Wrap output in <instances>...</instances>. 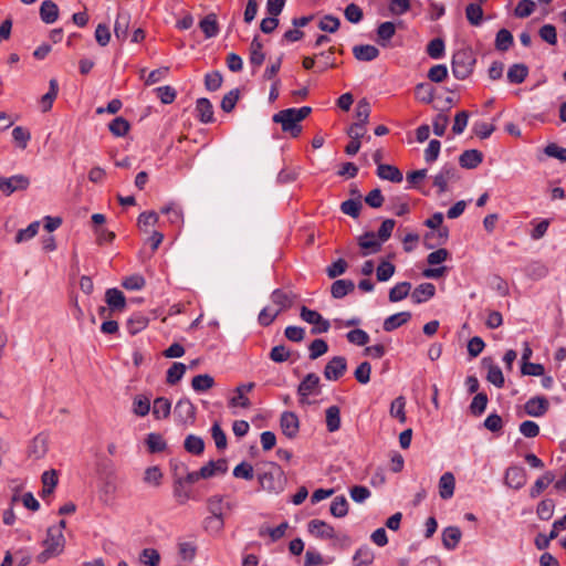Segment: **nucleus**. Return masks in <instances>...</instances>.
<instances>
[{"instance_id":"obj_46","label":"nucleus","mask_w":566,"mask_h":566,"mask_svg":"<svg viewBox=\"0 0 566 566\" xmlns=\"http://www.w3.org/2000/svg\"><path fill=\"white\" fill-rule=\"evenodd\" d=\"M329 512L334 517L342 518L348 514V502L344 495L334 497Z\"/></svg>"},{"instance_id":"obj_2","label":"nucleus","mask_w":566,"mask_h":566,"mask_svg":"<svg viewBox=\"0 0 566 566\" xmlns=\"http://www.w3.org/2000/svg\"><path fill=\"white\" fill-rule=\"evenodd\" d=\"M261 488L270 493H281L286 484V478L282 468L274 463H270V469L258 475Z\"/></svg>"},{"instance_id":"obj_53","label":"nucleus","mask_w":566,"mask_h":566,"mask_svg":"<svg viewBox=\"0 0 566 566\" xmlns=\"http://www.w3.org/2000/svg\"><path fill=\"white\" fill-rule=\"evenodd\" d=\"M186 373V365L182 363H174L169 369L167 370L166 375V382L168 385H176L178 381L181 380Z\"/></svg>"},{"instance_id":"obj_52","label":"nucleus","mask_w":566,"mask_h":566,"mask_svg":"<svg viewBox=\"0 0 566 566\" xmlns=\"http://www.w3.org/2000/svg\"><path fill=\"white\" fill-rule=\"evenodd\" d=\"M417 99L422 103L429 104L434 97V87L429 83H419L415 88Z\"/></svg>"},{"instance_id":"obj_54","label":"nucleus","mask_w":566,"mask_h":566,"mask_svg":"<svg viewBox=\"0 0 566 566\" xmlns=\"http://www.w3.org/2000/svg\"><path fill=\"white\" fill-rule=\"evenodd\" d=\"M396 33V27L394 22L386 21L378 25L377 28V35H378V42L382 46L386 45L385 42L389 41Z\"/></svg>"},{"instance_id":"obj_47","label":"nucleus","mask_w":566,"mask_h":566,"mask_svg":"<svg viewBox=\"0 0 566 566\" xmlns=\"http://www.w3.org/2000/svg\"><path fill=\"white\" fill-rule=\"evenodd\" d=\"M465 18L471 25H480L483 20V9L481 4L469 3L465 8Z\"/></svg>"},{"instance_id":"obj_1","label":"nucleus","mask_w":566,"mask_h":566,"mask_svg":"<svg viewBox=\"0 0 566 566\" xmlns=\"http://www.w3.org/2000/svg\"><path fill=\"white\" fill-rule=\"evenodd\" d=\"M44 549L36 556V562L44 564L49 559L61 555L65 547V537L63 533L55 528H48L46 537L42 542Z\"/></svg>"},{"instance_id":"obj_58","label":"nucleus","mask_w":566,"mask_h":566,"mask_svg":"<svg viewBox=\"0 0 566 566\" xmlns=\"http://www.w3.org/2000/svg\"><path fill=\"white\" fill-rule=\"evenodd\" d=\"M488 395L485 392H478L470 403V411L474 416H481L488 406Z\"/></svg>"},{"instance_id":"obj_21","label":"nucleus","mask_w":566,"mask_h":566,"mask_svg":"<svg viewBox=\"0 0 566 566\" xmlns=\"http://www.w3.org/2000/svg\"><path fill=\"white\" fill-rule=\"evenodd\" d=\"M296 296L292 292H286L281 289H276L271 294V301L273 304L277 305L275 311H285L294 304Z\"/></svg>"},{"instance_id":"obj_15","label":"nucleus","mask_w":566,"mask_h":566,"mask_svg":"<svg viewBox=\"0 0 566 566\" xmlns=\"http://www.w3.org/2000/svg\"><path fill=\"white\" fill-rule=\"evenodd\" d=\"M209 511L211 516H208L205 520V526L209 527L210 523H216V532H219L223 528V516L221 512V499L220 497H211L209 500Z\"/></svg>"},{"instance_id":"obj_30","label":"nucleus","mask_w":566,"mask_h":566,"mask_svg":"<svg viewBox=\"0 0 566 566\" xmlns=\"http://www.w3.org/2000/svg\"><path fill=\"white\" fill-rule=\"evenodd\" d=\"M377 176L380 179L389 180L396 184L401 182L403 179L402 172L396 166L388 164H379L377 167Z\"/></svg>"},{"instance_id":"obj_27","label":"nucleus","mask_w":566,"mask_h":566,"mask_svg":"<svg viewBox=\"0 0 566 566\" xmlns=\"http://www.w3.org/2000/svg\"><path fill=\"white\" fill-rule=\"evenodd\" d=\"M436 294V286L432 283H421L418 285L411 293V300L416 304H421L430 298H432Z\"/></svg>"},{"instance_id":"obj_43","label":"nucleus","mask_w":566,"mask_h":566,"mask_svg":"<svg viewBox=\"0 0 566 566\" xmlns=\"http://www.w3.org/2000/svg\"><path fill=\"white\" fill-rule=\"evenodd\" d=\"M59 93V84L55 78H51L49 82V92L45 93L41 98L42 112H49L52 108L53 102Z\"/></svg>"},{"instance_id":"obj_22","label":"nucleus","mask_w":566,"mask_h":566,"mask_svg":"<svg viewBox=\"0 0 566 566\" xmlns=\"http://www.w3.org/2000/svg\"><path fill=\"white\" fill-rule=\"evenodd\" d=\"M228 471V463L226 459H219L217 461H209L206 465L199 470V475L202 479H209L217 474H224Z\"/></svg>"},{"instance_id":"obj_33","label":"nucleus","mask_w":566,"mask_h":566,"mask_svg":"<svg viewBox=\"0 0 566 566\" xmlns=\"http://www.w3.org/2000/svg\"><path fill=\"white\" fill-rule=\"evenodd\" d=\"M555 480V474L553 471H546L541 478H538L534 485L530 490V497L536 499L538 497L543 491Z\"/></svg>"},{"instance_id":"obj_35","label":"nucleus","mask_w":566,"mask_h":566,"mask_svg":"<svg viewBox=\"0 0 566 566\" xmlns=\"http://www.w3.org/2000/svg\"><path fill=\"white\" fill-rule=\"evenodd\" d=\"M528 75V67L524 63H515L507 71V81L511 84L523 83Z\"/></svg>"},{"instance_id":"obj_29","label":"nucleus","mask_w":566,"mask_h":566,"mask_svg":"<svg viewBox=\"0 0 566 566\" xmlns=\"http://www.w3.org/2000/svg\"><path fill=\"white\" fill-rule=\"evenodd\" d=\"M105 301L112 311H123L126 306L125 295L116 287L106 291Z\"/></svg>"},{"instance_id":"obj_26","label":"nucleus","mask_w":566,"mask_h":566,"mask_svg":"<svg viewBox=\"0 0 566 566\" xmlns=\"http://www.w3.org/2000/svg\"><path fill=\"white\" fill-rule=\"evenodd\" d=\"M483 161V154L478 149L464 150L459 157V164L462 168L474 169Z\"/></svg>"},{"instance_id":"obj_60","label":"nucleus","mask_w":566,"mask_h":566,"mask_svg":"<svg viewBox=\"0 0 566 566\" xmlns=\"http://www.w3.org/2000/svg\"><path fill=\"white\" fill-rule=\"evenodd\" d=\"M308 350L310 359L315 360L328 352V344L323 338H316L310 344Z\"/></svg>"},{"instance_id":"obj_48","label":"nucleus","mask_w":566,"mask_h":566,"mask_svg":"<svg viewBox=\"0 0 566 566\" xmlns=\"http://www.w3.org/2000/svg\"><path fill=\"white\" fill-rule=\"evenodd\" d=\"M184 447L187 452L199 455L205 451V441L201 437L189 434L185 439Z\"/></svg>"},{"instance_id":"obj_4","label":"nucleus","mask_w":566,"mask_h":566,"mask_svg":"<svg viewBox=\"0 0 566 566\" xmlns=\"http://www.w3.org/2000/svg\"><path fill=\"white\" fill-rule=\"evenodd\" d=\"M300 317L304 322L313 325L311 329V334L313 335L327 333L331 328V323L328 319L324 318L317 311L311 310L305 305H303L300 310Z\"/></svg>"},{"instance_id":"obj_40","label":"nucleus","mask_w":566,"mask_h":566,"mask_svg":"<svg viewBox=\"0 0 566 566\" xmlns=\"http://www.w3.org/2000/svg\"><path fill=\"white\" fill-rule=\"evenodd\" d=\"M174 496L179 504H185L190 497V491L186 488L184 476L176 473V480H174Z\"/></svg>"},{"instance_id":"obj_59","label":"nucleus","mask_w":566,"mask_h":566,"mask_svg":"<svg viewBox=\"0 0 566 566\" xmlns=\"http://www.w3.org/2000/svg\"><path fill=\"white\" fill-rule=\"evenodd\" d=\"M129 128L130 125L124 117H116L108 124L109 132L117 137L125 136Z\"/></svg>"},{"instance_id":"obj_61","label":"nucleus","mask_w":566,"mask_h":566,"mask_svg":"<svg viewBox=\"0 0 566 566\" xmlns=\"http://www.w3.org/2000/svg\"><path fill=\"white\" fill-rule=\"evenodd\" d=\"M555 502L552 499L542 500L536 509V513L539 520L548 521L554 514Z\"/></svg>"},{"instance_id":"obj_42","label":"nucleus","mask_w":566,"mask_h":566,"mask_svg":"<svg viewBox=\"0 0 566 566\" xmlns=\"http://www.w3.org/2000/svg\"><path fill=\"white\" fill-rule=\"evenodd\" d=\"M411 290L410 282H400L397 283L394 287L390 289L388 298L391 303H397L406 298Z\"/></svg>"},{"instance_id":"obj_18","label":"nucleus","mask_w":566,"mask_h":566,"mask_svg":"<svg viewBox=\"0 0 566 566\" xmlns=\"http://www.w3.org/2000/svg\"><path fill=\"white\" fill-rule=\"evenodd\" d=\"M48 452V437L43 433L35 436L28 448V455L34 460H40Z\"/></svg>"},{"instance_id":"obj_62","label":"nucleus","mask_w":566,"mask_h":566,"mask_svg":"<svg viewBox=\"0 0 566 566\" xmlns=\"http://www.w3.org/2000/svg\"><path fill=\"white\" fill-rule=\"evenodd\" d=\"M146 444L150 453L161 452L166 449V441L163 439L161 434L151 432L146 438Z\"/></svg>"},{"instance_id":"obj_23","label":"nucleus","mask_w":566,"mask_h":566,"mask_svg":"<svg viewBox=\"0 0 566 566\" xmlns=\"http://www.w3.org/2000/svg\"><path fill=\"white\" fill-rule=\"evenodd\" d=\"M175 413L181 422H192L196 416V408L189 399H180L176 403Z\"/></svg>"},{"instance_id":"obj_24","label":"nucleus","mask_w":566,"mask_h":566,"mask_svg":"<svg viewBox=\"0 0 566 566\" xmlns=\"http://www.w3.org/2000/svg\"><path fill=\"white\" fill-rule=\"evenodd\" d=\"M196 116L203 124L212 123L214 120L213 106L208 98L201 97L197 99Z\"/></svg>"},{"instance_id":"obj_50","label":"nucleus","mask_w":566,"mask_h":566,"mask_svg":"<svg viewBox=\"0 0 566 566\" xmlns=\"http://www.w3.org/2000/svg\"><path fill=\"white\" fill-rule=\"evenodd\" d=\"M171 402L165 397H158L154 401L153 415L156 419L167 418L170 415Z\"/></svg>"},{"instance_id":"obj_3","label":"nucleus","mask_w":566,"mask_h":566,"mask_svg":"<svg viewBox=\"0 0 566 566\" xmlns=\"http://www.w3.org/2000/svg\"><path fill=\"white\" fill-rule=\"evenodd\" d=\"M475 57L470 49L458 50L451 61V70L455 78L465 80L472 72Z\"/></svg>"},{"instance_id":"obj_55","label":"nucleus","mask_w":566,"mask_h":566,"mask_svg":"<svg viewBox=\"0 0 566 566\" xmlns=\"http://www.w3.org/2000/svg\"><path fill=\"white\" fill-rule=\"evenodd\" d=\"M363 208L361 200L348 199L340 203V211L354 219H357Z\"/></svg>"},{"instance_id":"obj_7","label":"nucleus","mask_w":566,"mask_h":566,"mask_svg":"<svg viewBox=\"0 0 566 566\" xmlns=\"http://www.w3.org/2000/svg\"><path fill=\"white\" fill-rule=\"evenodd\" d=\"M319 377L314 374H307L297 386V395L300 397V403H310L308 396L313 394H319Z\"/></svg>"},{"instance_id":"obj_56","label":"nucleus","mask_w":566,"mask_h":566,"mask_svg":"<svg viewBox=\"0 0 566 566\" xmlns=\"http://www.w3.org/2000/svg\"><path fill=\"white\" fill-rule=\"evenodd\" d=\"M287 528H289L287 522H283L274 528L262 526L259 530V536L262 537L264 535H269L272 542H276L285 535V532Z\"/></svg>"},{"instance_id":"obj_13","label":"nucleus","mask_w":566,"mask_h":566,"mask_svg":"<svg viewBox=\"0 0 566 566\" xmlns=\"http://www.w3.org/2000/svg\"><path fill=\"white\" fill-rule=\"evenodd\" d=\"M457 169L453 165H444L433 178V186L438 188L439 195L448 190V182L455 178Z\"/></svg>"},{"instance_id":"obj_38","label":"nucleus","mask_w":566,"mask_h":566,"mask_svg":"<svg viewBox=\"0 0 566 566\" xmlns=\"http://www.w3.org/2000/svg\"><path fill=\"white\" fill-rule=\"evenodd\" d=\"M375 558L373 549L368 545L360 546L353 556L355 566H369Z\"/></svg>"},{"instance_id":"obj_37","label":"nucleus","mask_w":566,"mask_h":566,"mask_svg":"<svg viewBox=\"0 0 566 566\" xmlns=\"http://www.w3.org/2000/svg\"><path fill=\"white\" fill-rule=\"evenodd\" d=\"M355 284L352 280H336L331 286V294L334 298H343L352 293Z\"/></svg>"},{"instance_id":"obj_19","label":"nucleus","mask_w":566,"mask_h":566,"mask_svg":"<svg viewBox=\"0 0 566 566\" xmlns=\"http://www.w3.org/2000/svg\"><path fill=\"white\" fill-rule=\"evenodd\" d=\"M449 239V229L447 227H440L433 231L424 234V245L427 249H433L438 245H443Z\"/></svg>"},{"instance_id":"obj_39","label":"nucleus","mask_w":566,"mask_h":566,"mask_svg":"<svg viewBox=\"0 0 566 566\" xmlns=\"http://www.w3.org/2000/svg\"><path fill=\"white\" fill-rule=\"evenodd\" d=\"M264 60L263 44L258 36H254L250 44V63L259 67L263 64Z\"/></svg>"},{"instance_id":"obj_32","label":"nucleus","mask_w":566,"mask_h":566,"mask_svg":"<svg viewBox=\"0 0 566 566\" xmlns=\"http://www.w3.org/2000/svg\"><path fill=\"white\" fill-rule=\"evenodd\" d=\"M40 17L46 24L54 23L59 18V8L56 3L52 0H44L40 7Z\"/></svg>"},{"instance_id":"obj_44","label":"nucleus","mask_w":566,"mask_h":566,"mask_svg":"<svg viewBox=\"0 0 566 566\" xmlns=\"http://www.w3.org/2000/svg\"><path fill=\"white\" fill-rule=\"evenodd\" d=\"M326 427L329 432H335L340 428V409L337 406H331L325 411Z\"/></svg>"},{"instance_id":"obj_12","label":"nucleus","mask_w":566,"mask_h":566,"mask_svg":"<svg viewBox=\"0 0 566 566\" xmlns=\"http://www.w3.org/2000/svg\"><path fill=\"white\" fill-rule=\"evenodd\" d=\"M307 531L311 535L321 539H333L335 530L323 520H311L307 524Z\"/></svg>"},{"instance_id":"obj_45","label":"nucleus","mask_w":566,"mask_h":566,"mask_svg":"<svg viewBox=\"0 0 566 566\" xmlns=\"http://www.w3.org/2000/svg\"><path fill=\"white\" fill-rule=\"evenodd\" d=\"M214 386V379L208 374H200L192 378L191 387L197 392H203Z\"/></svg>"},{"instance_id":"obj_10","label":"nucleus","mask_w":566,"mask_h":566,"mask_svg":"<svg viewBox=\"0 0 566 566\" xmlns=\"http://www.w3.org/2000/svg\"><path fill=\"white\" fill-rule=\"evenodd\" d=\"M280 427L289 439H294L300 431V420L295 412L284 411L281 415Z\"/></svg>"},{"instance_id":"obj_34","label":"nucleus","mask_w":566,"mask_h":566,"mask_svg":"<svg viewBox=\"0 0 566 566\" xmlns=\"http://www.w3.org/2000/svg\"><path fill=\"white\" fill-rule=\"evenodd\" d=\"M461 531L457 526H448L442 532V544L443 546L451 551L454 549L460 539H461Z\"/></svg>"},{"instance_id":"obj_25","label":"nucleus","mask_w":566,"mask_h":566,"mask_svg":"<svg viewBox=\"0 0 566 566\" xmlns=\"http://www.w3.org/2000/svg\"><path fill=\"white\" fill-rule=\"evenodd\" d=\"M354 57L361 62H370L376 60L380 52L378 48L371 44H359L353 48Z\"/></svg>"},{"instance_id":"obj_28","label":"nucleus","mask_w":566,"mask_h":566,"mask_svg":"<svg viewBox=\"0 0 566 566\" xmlns=\"http://www.w3.org/2000/svg\"><path fill=\"white\" fill-rule=\"evenodd\" d=\"M455 479L451 472H446L439 480V495L443 500H449L454 494Z\"/></svg>"},{"instance_id":"obj_63","label":"nucleus","mask_w":566,"mask_h":566,"mask_svg":"<svg viewBox=\"0 0 566 566\" xmlns=\"http://www.w3.org/2000/svg\"><path fill=\"white\" fill-rule=\"evenodd\" d=\"M39 228L40 221H33L25 229L19 230L14 238L15 243H22L24 241L31 240L36 235Z\"/></svg>"},{"instance_id":"obj_31","label":"nucleus","mask_w":566,"mask_h":566,"mask_svg":"<svg viewBox=\"0 0 566 566\" xmlns=\"http://www.w3.org/2000/svg\"><path fill=\"white\" fill-rule=\"evenodd\" d=\"M411 318L410 312H399L388 316L382 324V328L385 332H392L400 326L407 324Z\"/></svg>"},{"instance_id":"obj_20","label":"nucleus","mask_w":566,"mask_h":566,"mask_svg":"<svg viewBox=\"0 0 566 566\" xmlns=\"http://www.w3.org/2000/svg\"><path fill=\"white\" fill-rule=\"evenodd\" d=\"M382 243L379 239L376 240V234L373 231H367L358 238V245L365 250L363 255L379 252Z\"/></svg>"},{"instance_id":"obj_49","label":"nucleus","mask_w":566,"mask_h":566,"mask_svg":"<svg viewBox=\"0 0 566 566\" xmlns=\"http://www.w3.org/2000/svg\"><path fill=\"white\" fill-rule=\"evenodd\" d=\"M406 399L403 396H399L391 401L389 413L392 418L399 420L400 423H405L407 420L406 412Z\"/></svg>"},{"instance_id":"obj_11","label":"nucleus","mask_w":566,"mask_h":566,"mask_svg":"<svg viewBox=\"0 0 566 566\" xmlns=\"http://www.w3.org/2000/svg\"><path fill=\"white\" fill-rule=\"evenodd\" d=\"M549 409V401L544 396H536L528 399L524 405V411L527 416L539 418Z\"/></svg>"},{"instance_id":"obj_14","label":"nucleus","mask_w":566,"mask_h":566,"mask_svg":"<svg viewBox=\"0 0 566 566\" xmlns=\"http://www.w3.org/2000/svg\"><path fill=\"white\" fill-rule=\"evenodd\" d=\"M254 387H255L254 382H247V384L239 385L235 388V390H234L235 396H233L229 400V406L230 407L250 408L251 407V401L245 396V394L250 392L251 390H253Z\"/></svg>"},{"instance_id":"obj_64","label":"nucleus","mask_w":566,"mask_h":566,"mask_svg":"<svg viewBox=\"0 0 566 566\" xmlns=\"http://www.w3.org/2000/svg\"><path fill=\"white\" fill-rule=\"evenodd\" d=\"M395 271L396 266L391 262L382 260L376 269L377 280L386 282L395 274Z\"/></svg>"},{"instance_id":"obj_9","label":"nucleus","mask_w":566,"mask_h":566,"mask_svg":"<svg viewBox=\"0 0 566 566\" xmlns=\"http://www.w3.org/2000/svg\"><path fill=\"white\" fill-rule=\"evenodd\" d=\"M347 370V360L344 356H334L324 368V377L327 380L336 381Z\"/></svg>"},{"instance_id":"obj_41","label":"nucleus","mask_w":566,"mask_h":566,"mask_svg":"<svg viewBox=\"0 0 566 566\" xmlns=\"http://www.w3.org/2000/svg\"><path fill=\"white\" fill-rule=\"evenodd\" d=\"M148 322L149 321L145 315L137 313L128 318L126 328L130 335H136L147 327Z\"/></svg>"},{"instance_id":"obj_17","label":"nucleus","mask_w":566,"mask_h":566,"mask_svg":"<svg viewBox=\"0 0 566 566\" xmlns=\"http://www.w3.org/2000/svg\"><path fill=\"white\" fill-rule=\"evenodd\" d=\"M482 365L488 368L486 379L497 388H503L505 379L501 368L493 363L491 357H484Z\"/></svg>"},{"instance_id":"obj_36","label":"nucleus","mask_w":566,"mask_h":566,"mask_svg":"<svg viewBox=\"0 0 566 566\" xmlns=\"http://www.w3.org/2000/svg\"><path fill=\"white\" fill-rule=\"evenodd\" d=\"M199 28L201 29L207 39L217 36L219 33L217 15L214 13H209L208 15H206L199 22Z\"/></svg>"},{"instance_id":"obj_8","label":"nucleus","mask_w":566,"mask_h":566,"mask_svg":"<svg viewBox=\"0 0 566 566\" xmlns=\"http://www.w3.org/2000/svg\"><path fill=\"white\" fill-rule=\"evenodd\" d=\"M527 482L526 470L521 465H510L505 470L504 484L511 489L520 490Z\"/></svg>"},{"instance_id":"obj_16","label":"nucleus","mask_w":566,"mask_h":566,"mask_svg":"<svg viewBox=\"0 0 566 566\" xmlns=\"http://www.w3.org/2000/svg\"><path fill=\"white\" fill-rule=\"evenodd\" d=\"M130 24V13L126 10L120 9L117 13L114 33L118 41L124 42L128 36V30Z\"/></svg>"},{"instance_id":"obj_51","label":"nucleus","mask_w":566,"mask_h":566,"mask_svg":"<svg viewBox=\"0 0 566 566\" xmlns=\"http://www.w3.org/2000/svg\"><path fill=\"white\" fill-rule=\"evenodd\" d=\"M150 411V398L145 395H137L133 401V412L138 417H145Z\"/></svg>"},{"instance_id":"obj_5","label":"nucleus","mask_w":566,"mask_h":566,"mask_svg":"<svg viewBox=\"0 0 566 566\" xmlns=\"http://www.w3.org/2000/svg\"><path fill=\"white\" fill-rule=\"evenodd\" d=\"M272 119L274 123L281 124L282 130L290 133L292 137H297L302 132V126L291 108L280 111L273 115Z\"/></svg>"},{"instance_id":"obj_57","label":"nucleus","mask_w":566,"mask_h":566,"mask_svg":"<svg viewBox=\"0 0 566 566\" xmlns=\"http://www.w3.org/2000/svg\"><path fill=\"white\" fill-rule=\"evenodd\" d=\"M513 44V35L507 29H501L496 33L495 48L497 51L505 52Z\"/></svg>"},{"instance_id":"obj_6","label":"nucleus","mask_w":566,"mask_h":566,"mask_svg":"<svg viewBox=\"0 0 566 566\" xmlns=\"http://www.w3.org/2000/svg\"><path fill=\"white\" fill-rule=\"evenodd\" d=\"M29 186L30 179L24 175L0 177V191L7 197L11 196L15 191L27 190Z\"/></svg>"}]
</instances>
